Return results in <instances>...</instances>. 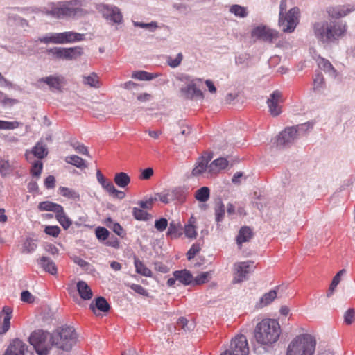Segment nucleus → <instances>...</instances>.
I'll list each match as a JSON object with an SVG mask.
<instances>
[{"label":"nucleus","instance_id":"obj_17","mask_svg":"<svg viewBox=\"0 0 355 355\" xmlns=\"http://www.w3.org/2000/svg\"><path fill=\"white\" fill-rule=\"evenodd\" d=\"M212 159L210 154L204 153L197 161L195 167L192 171L193 176H198L208 171V163Z\"/></svg>","mask_w":355,"mask_h":355},{"label":"nucleus","instance_id":"obj_49","mask_svg":"<svg viewBox=\"0 0 355 355\" xmlns=\"http://www.w3.org/2000/svg\"><path fill=\"white\" fill-rule=\"evenodd\" d=\"M355 320V309H349L344 314V322L347 324H351Z\"/></svg>","mask_w":355,"mask_h":355},{"label":"nucleus","instance_id":"obj_6","mask_svg":"<svg viewBox=\"0 0 355 355\" xmlns=\"http://www.w3.org/2000/svg\"><path fill=\"white\" fill-rule=\"evenodd\" d=\"M29 343L39 355H47L53 345L51 343V334L43 330L33 331L29 337Z\"/></svg>","mask_w":355,"mask_h":355},{"label":"nucleus","instance_id":"obj_37","mask_svg":"<svg viewBox=\"0 0 355 355\" xmlns=\"http://www.w3.org/2000/svg\"><path fill=\"white\" fill-rule=\"evenodd\" d=\"M181 227L179 223L171 222L167 232V236L171 238H178L181 235Z\"/></svg>","mask_w":355,"mask_h":355},{"label":"nucleus","instance_id":"obj_44","mask_svg":"<svg viewBox=\"0 0 355 355\" xmlns=\"http://www.w3.org/2000/svg\"><path fill=\"white\" fill-rule=\"evenodd\" d=\"M230 11L239 17H245L248 15L246 8L239 5H233L231 6Z\"/></svg>","mask_w":355,"mask_h":355},{"label":"nucleus","instance_id":"obj_35","mask_svg":"<svg viewBox=\"0 0 355 355\" xmlns=\"http://www.w3.org/2000/svg\"><path fill=\"white\" fill-rule=\"evenodd\" d=\"M132 215L137 220H148L152 218L151 214L144 209L137 207L132 209Z\"/></svg>","mask_w":355,"mask_h":355},{"label":"nucleus","instance_id":"obj_57","mask_svg":"<svg viewBox=\"0 0 355 355\" xmlns=\"http://www.w3.org/2000/svg\"><path fill=\"white\" fill-rule=\"evenodd\" d=\"M168 226V220L164 218H162L159 220H155V227L159 231V232H163L166 229Z\"/></svg>","mask_w":355,"mask_h":355},{"label":"nucleus","instance_id":"obj_50","mask_svg":"<svg viewBox=\"0 0 355 355\" xmlns=\"http://www.w3.org/2000/svg\"><path fill=\"white\" fill-rule=\"evenodd\" d=\"M157 200L156 198H150L146 200H140L138 205L143 209H151L154 202Z\"/></svg>","mask_w":355,"mask_h":355},{"label":"nucleus","instance_id":"obj_47","mask_svg":"<svg viewBox=\"0 0 355 355\" xmlns=\"http://www.w3.org/2000/svg\"><path fill=\"white\" fill-rule=\"evenodd\" d=\"M324 85V79L322 73H318L313 78V89L319 90Z\"/></svg>","mask_w":355,"mask_h":355},{"label":"nucleus","instance_id":"obj_61","mask_svg":"<svg viewBox=\"0 0 355 355\" xmlns=\"http://www.w3.org/2000/svg\"><path fill=\"white\" fill-rule=\"evenodd\" d=\"M209 277V272H204L198 275L194 279L196 284H202L206 282Z\"/></svg>","mask_w":355,"mask_h":355},{"label":"nucleus","instance_id":"obj_24","mask_svg":"<svg viewBox=\"0 0 355 355\" xmlns=\"http://www.w3.org/2000/svg\"><path fill=\"white\" fill-rule=\"evenodd\" d=\"M173 276L178 281L184 285L190 284L193 280V275L187 270L175 271Z\"/></svg>","mask_w":355,"mask_h":355},{"label":"nucleus","instance_id":"obj_41","mask_svg":"<svg viewBox=\"0 0 355 355\" xmlns=\"http://www.w3.org/2000/svg\"><path fill=\"white\" fill-rule=\"evenodd\" d=\"M178 194H179V192L177 190H172L165 194H159V198L162 202L168 204L171 201L175 200Z\"/></svg>","mask_w":355,"mask_h":355},{"label":"nucleus","instance_id":"obj_4","mask_svg":"<svg viewBox=\"0 0 355 355\" xmlns=\"http://www.w3.org/2000/svg\"><path fill=\"white\" fill-rule=\"evenodd\" d=\"M51 343L58 348L69 352L76 344L78 334L73 327H62L51 334Z\"/></svg>","mask_w":355,"mask_h":355},{"label":"nucleus","instance_id":"obj_29","mask_svg":"<svg viewBox=\"0 0 355 355\" xmlns=\"http://www.w3.org/2000/svg\"><path fill=\"white\" fill-rule=\"evenodd\" d=\"M114 181L117 186L120 187H125L130 184V178L127 173L120 172L115 174Z\"/></svg>","mask_w":355,"mask_h":355},{"label":"nucleus","instance_id":"obj_16","mask_svg":"<svg viewBox=\"0 0 355 355\" xmlns=\"http://www.w3.org/2000/svg\"><path fill=\"white\" fill-rule=\"evenodd\" d=\"M12 309L9 306H4L0 312V334L7 332L10 328Z\"/></svg>","mask_w":355,"mask_h":355},{"label":"nucleus","instance_id":"obj_32","mask_svg":"<svg viewBox=\"0 0 355 355\" xmlns=\"http://www.w3.org/2000/svg\"><path fill=\"white\" fill-rule=\"evenodd\" d=\"M210 196V189L207 187H202L195 192V198L200 202H207Z\"/></svg>","mask_w":355,"mask_h":355},{"label":"nucleus","instance_id":"obj_14","mask_svg":"<svg viewBox=\"0 0 355 355\" xmlns=\"http://www.w3.org/2000/svg\"><path fill=\"white\" fill-rule=\"evenodd\" d=\"M282 96L281 92L275 91L268 99L267 104L269 107V112L273 116H277L282 112L281 106L279 105V103L282 102Z\"/></svg>","mask_w":355,"mask_h":355},{"label":"nucleus","instance_id":"obj_10","mask_svg":"<svg viewBox=\"0 0 355 355\" xmlns=\"http://www.w3.org/2000/svg\"><path fill=\"white\" fill-rule=\"evenodd\" d=\"M252 37L263 42L272 43L278 38L279 33L277 31L266 26H259L252 30Z\"/></svg>","mask_w":355,"mask_h":355},{"label":"nucleus","instance_id":"obj_36","mask_svg":"<svg viewBox=\"0 0 355 355\" xmlns=\"http://www.w3.org/2000/svg\"><path fill=\"white\" fill-rule=\"evenodd\" d=\"M135 266L136 271L146 277H151L152 272L148 269L139 259H135Z\"/></svg>","mask_w":355,"mask_h":355},{"label":"nucleus","instance_id":"obj_11","mask_svg":"<svg viewBox=\"0 0 355 355\" xmlns=\"http://www.w3.org/2000/svg\"><path fill=\"white\" fill-rule=\"evenodd\" d=\"M306 125V124H304ZM304 125L297 127H289L281 132L277 139V146L283 148L292 143L297 138V133L299 128H302Z\"/></svg>","mask_w":355,"mask_h":355},{"label":"nucleus","instance_id":"obj_27","mask_svg":"<svg viewBox=\"0 0 355 355\" xmlns=\"http://www.w3.org/2000/svg\"><path fill=\"white\" fill-rule=\"evenodd\" d=\"M83 54V49L80 46L64 48V60H71L80 58Z\"/></svg>","mask_w":355,"mask_h":355},{"label":"nucleus","instance_id":"obj_7","mask_svg":"<svg viewBox=\"0 0 355 355\" xmlns=\"http://www.w3.org/2000/svg\"><path fill=\"white\" fill-rule=\"evenodd\" d=\"M81 6L82 3L80 0H73L60 7L54 8L46 13L56 18L71 17L76 15L80 11V7Z\"/></svg>","mask_w":355,"mask_h":355},{"label":"nucleus","instance_id":"obj_39","mask_svg":"<svg viewBox=\"0 0 355 355\" xmlns=\"http://www.w3.org/2000/svg\"><path fill=\"white\" fill-rule=\"evenodd\" d=\"M277 297L276 290H271L268 293L264 294L260 299V304L261 306H266L271 303Z\"/></svg>","mask_w":355,"mask_h":355},{"label":"nucleus","instance_id":"obj_30","mask_svg":"<svg viewBox=\"0 0 355 355\" xmlns=\"http://www.w3.org/2000/svg\"><path fill=\"white\" fill-rule=\"evenodd\" d=\"M62 206L49 201L42 202L39 204L38 208L40 211H51L55 214L62 210Z\"/></svg>","mask_w":355,"mask_h":355},{"label":"nucleus","instance_id":"obj_1","mask_svg":"<svg viewBox=\"0 0 355 355\" xmlns=\"http://www.w3.org/2000/svg\"><path fill=\"white\" fill-rule=\"evenodd\" d=\"M313 31L319 41L324 44H329L343 37L347 31V26L342 22L324 21L315 23Z\"/></svg>","mask_w":355,"mask_h":355},{"label":"nucleus","instance_id":"obj_54","mask_svg":"<svg viewBox=\"0 0 355 355\" xmlns=\"http://www.w3.org/2000/svg\"><path fill=\"white\" fill-rule=\"evenodd\" d=\"M185 235L189 238H196L197 235L196 227L193 224H188L184 227Z\"/></svg>","mask_w":355,"mask_h":355},{"label":"nucleus","instance_id":"obj_58","mask_svg":"<svg viewBox=\"0 0 355 355\" xmlns=\"http://www.w3.org/2000/svg\"><path fill=\"white\" fill-rule=\"evenodd\" d=\"M44 232L48 235L57 237L60 232V229L58 226H46Z\"/></svg>","mask_w":355,"mask_h":355},{"label":"nucleus","instance_id":"obj_5","mask_svg":"<svg viewBox=\"0 0 355 355\" xmlns=\"http://www.w3.org/2000/svg\"><path fill=\"white\" fill-rule=\"evenodd\" d=\"M286 9V0H282L280 3V12L279 25L282 28V31L286 33H292L297 23L300 15V10L295 7L291 8L287 15L284 17L283 12Z\"/></svg>","mask_w":355,"mask_h":355},{"label":"nucleus","instance_id":"obj_31","mask_svg":"<svg viewBox=\"0 0 355 355\" xmlns=\"http://www.w3.org/2000/svg\"><path fill=\"white\" fill-rule=\"evenodd\" d=\"M65 161L67 163L72 164L80 169L87 168V164L85 161L77 155L68 156L65 158Z\"/></svg>","mask_w":355,"mask_h":355},{"label":"nucleus","instance_id":"obj_43","mask_svg":"<svg viewBox=\"0 0 355 355\" xmlns=\"http://www.w3.org/2000/svg\"><path fill=\"white\" fill-rule=\"evenodd\" d=\"M214 209L216 220L217 223H219L223 220L225 216V207L220 200L217 202Z\"/></svg>","mask_w":355,"mask_h":355},{"label":"nucleus","instance_id":"obj_56","mask_svg":"<svg viewBox=\"0 0 355 355\" xmlns=\"http://www.w3.org/2000/svg\"><path fill=\"white\" fill-rule=\"evenodd\" d=\"M183 56L182 53H178L175 58L171 57L168 58L167 62L171 67H177L182 60Z\"/></svg>","mask_w":355,"mask_h":355},{"label":"nucleus","instance_id":"obj_33","mask_svg":"<svg viewBox=\"0 0 355 355\" xmlns=\"http://www.w3.org/2000/svg\"><path fill=\"white\" fill-rule=\"evenodd\" d=\"M83 83L91 87L98 88L100 87L99 78L95 73H92L87 76H83Z\"/></svg>","mask_w":355,"mask_h":355},{"label":"nucleus","instance_id":"obj_64","mask_svg":"<svg viewBox=\"0 0 355 355\" xmlns=\"http://www.w3.org/2000/svg\"><path fill=\"white\" fill-rule=\"evenodd\" d=\"M130 287L135 292L141 295L146 296L148 295L146 291L141 285L132 284L130 286Z\"/></svg>","mask_w":355,"mask_h":355},{"label":"nucleus","instance_id":"obj_26","mask_svg":"<svg viewBox=\"0 0 355 355\" xmlns=\"http://www.w3.org/2000/svg\"><path fill=\"white\" fill-rule=\"evenodd\" d=\"M89 308L96 313V308L100 311L107 312L110 309V306L104 297H98L95 300V303L92 302L90 304Z\"/></svg>","mask_w":355,"mask_h":355},{"label":"nucleus","instance_id":"obj_55","mask_svg":"<svg viewBox=\"0 0 355 355\" xmlns=\"http://www.w3.org/2000/svg\"><path fill=\"white\" fill-rule=\"evenodd\" d=\"M11 172V168L8 161L0 160V173L5 176Z\"/></svg>","mask_w":355,"mask_h":355},{"label":"nucleus","instance_id":"obj_59","mask_svg":"<svg viewBox=\"0 0 355 355\" xmlns=\"http://www.w3.org/2000/svg\"><path fill=\"white\" fill-rule=\"evenodd\" d=\"M200 250V244L199 243L193 244L187 254V259L189 260H191L199 252Z\"/></svg>","mask_w":355,"mask_h":355},{"label":"nucleus","instance_id":"obj_8","mask_svg":"<svg viewBox=\"0 0 355 355\" xmlns=\"http://www.w3.org/2000/svg\"><path fill=\"white\" fill-rule=\"evenodd\" d=\"M200 83H202L200 78L188 79L186 85L180 89L182 96L187 99L202 100L205 96L202 91L199 88Z\"/></svg>","mask_w":355,"mask_h":355},{"label":"nucleus","instance_id":"obj_38","mask_svg":"<svg viewBox=\"0 0 355 355\" xmlns=\"http://www.w3.org/2000/svg\"><path fill=\"white\" fill-rule=\"evenodd\" d=\"M64 44L73 42L76 41H81L83 40V35L76 33L74 32H64Z\"/></svg>","mask_w":355,"mask_h":355},{"label":"nucleus","instance_id":"obj_12","mask_svg":"<svg viewBox=\"0 0 355 355\" xmlns=\"http://www.w3.org/2000/svg\"><path fill=\"white\" fill-rule=\"evenodd\" d=\"M229 352L231 355H248L249 347L246 337L238 335L232 339Z\"/></svg>","mask_w":355,"mask_h":355},{"label":"nucleus","instance_id":"obj_40","mask_svg":"<svg viewBox=\"0 0 355 355\" xmlns=\"http://www.w3.org/2000/svg\"><path fill=\"white\" fill-rule=\"evenodd\" d=\"M62 196L73 200H79L80 195L78 192L72 189L62 187L60 188Z\"/></svg>","mask_w":355,"mask_h":355},{"label":"nucleus","instance_id":"obj_42","mask_svg":"<svg viewBox=\"0 0 355 355\" xmlns=\"http://www.w3.org/2000/svg\"><path fill=\"white\" fill-rule=\"evenodd\" d=\"M37 244L32 239H26L22 245V252L29 254L35 251Z\"/></svg>","mask_w":355,"mask_h":355},{"label":"nucleus","instance_id":"obj_2","mask_svg":"<svg viewBox=\"0 0 355 355\" xmlns=\"http://www.w3.org/2000/svg\"><path fill=\"white\" fill-rule=\"evenodd\" d=\"M280 333V326L277 320L264 319L257 324L254 338L261 345H270L278 340Z\"/></svg>","mask_w":355,"mask_h":355},{"label":"nucleus","instance_id":"obj_62","mask_svg":"<svg viewBox=\"0 0 355 355\" xmlns=\"http://www.w3.org/2000/svg\"><path fill=\"white\" fill-rule=\"evenodd\" d=\"M153 175V169L152 168H147L141 171L139 175L140 180H149Z\"/></svg>","mask_w":355,"mask_h":355},{"label":"nucleus","instance_id":"obj_20","mask_svg":"<svg viewBox=\"0 0 355 355\" xmlns=\"http://www.w3.org/2000/svg\"><path fill=\"white\" fill-rule=\"evenodd\" d=\"M31 155L40 159L46 157L48 155L46 146L43 142H37L31 150L26 151V159H29Z\"/></svg>","mask_w":355,"mask_h":355},{"label":"nucleus","instance_id":"obj_23","mask_svg":"<svg viewBox=\"0 0 355 355\" xmlns=\"http://www.w3.org/2000/svg\"><path fill=\"white\" fill-rule=\"evenodd\" d=\"M77 290L80 297L84 300H89L93 296V292L89 285L85 281H79L77 283Z\"/></svg>","mask_w":355,"mask_h":355},{"label":"nucleus","instance_id":"obj_15","mask_svg":"<svg viewBox=\"0 0 355 355\" xmlns=\"http://www.w3.org/2000/svg\"><path fill=\"white\" fill-rule=\"evenodd\" d=\"M234 279L233 283H240L246 279L250 272V264L248 261L239 262L234 266Z\"/></svg>","mask_w":355,"mask_h":355},{"label":"nucleus","instance_id":"obj_3","mask_svg":"<svg viewBox=\"0 0 355 355\" xmlns=\"http://www.w3.org/2000/svg\"><path fill=\"white\" fill-rule=\"evenodd\" d=\"M315 345L316 341L311 335L300 334L288 344L286 355H313Z\"/></svg>","mask_w":355,"mask_h":355},{"label":"nucleus","instance_id":"obj_45","mask_svg":"<svg viewBox=\"0 0 355 355\" xmlns=\"http://www.w3.org/2000/svg\"><path fill=\"white\" fill-rule=\"evenodd\" d=\"M318 64L323 70L330 73L333 76H336V71L329 61L322 58L320 60Z\"/></svg>","mask_w":355,"mask_h":355},{"label":"nucleus","instance_id":"obj_9","mask_svg":"<svg viewBox=\"0 0 355 355\" xmlns=\"http://www.w3.org/2000/svg\"><path fill=\"white\" fill-rule=\"evenodd\" d=\"M42 83L47 85L49 89L52 92H62L63 87L66 84V80L62 76H49L39 78L36 86L42 88Z\"/></svg>","mask_w":355,"mask_h":355},{"label":"nucleus","instance_id":"obj_53","mask_svg":"<svg viewBox=\"0 0 355 355\" xmlns=\"http://www.w3.org/2000/svg\"><path fill=\"white\" fill-rule=\"evenodd\" d=\"M19 127L17 121H4L0 120V130H12Z\"/></svg>","mask_w":355,"mask_h":355},{"label":"nucleus","instance_id":"obj_28","mask_svg":"<svg viewBox=\"0 0 355 355\" xmlns=\"http://www.w3.org/2000/svg\"><path fill=\"white\" fill-rule=\"evenodd\" d=\"M96 178L102 187L105 189L109 194L112 193V191H114V189L115 187L112 182L105 178L100 170H98L96 172Z\"/></svg>","mask_w":355,"mask_h":355},{"label":"nucleus","instance_id":"obj_25","mask_svg":"<svg viewBox=\"0 0 355 355\" xmlns=\"http://www.w3.org/2000/svg\"><path fill=\"white\" fill-rule=\"evenodd\" d=\"M41 267L47 272L55 275L57 274V267L55 266V263L46 257H42L40 258V259L38 261Z\"/></svg>","mask_w":355,"mask_h":355},{"label":"nucleus","instance_id":"obj_22","mask_svg":"<svg viewBox=\"0 0 355 355\" xmlns=\"http://www.w3.org/2000/svg\"><path fill=\"white\" fill-rule=\"evenodd\" d=\"M228 165V161L225 158H218L214 160L208 167V173L211 175L216 174L220 171L225 168Z\"/></svg>","mask_w":355,"mask_h":355},{"label":"nucleus","instance_id":"obj_60","mask_svg":"<svg viewBox=\"0 0 355 355\" xmlns=\"http://www.w3.org/2000/svg\"><path fill=\"white\" fill-rule=\"evenodd\" d=\"M21 300L24 302L31 304L34 302L35 297L28 291H24L21 294Z\"/></svg>","mask_w":355,"mask_h":355},{"label":"nucleus","instance_id":"obj_46","mask_svg":"<svg viewBox=\"0 0 355 355\" xmlns=\"http://www.w3.org/2000/svg\"><path fill=\"white\" fill-rule=\"evenodd\" d=\"M43 164L41 161H35L33 162L31 168V173L33 176L39 178L42 173Z\"/></svg>","mask_w":355,"mask_h":355},{"label":"nucleus","instance_id":"obj_34","mask_svg":"<svg viewBox=\"0 0 355 355\" xmlns=\"http://www.w3.org/2000/svg\"><path fill=\"white\" fill-rule=\"evenodd\" d=\"M56 219L64 230H67L71 225L72 222L64 212L63 207L62 210L56 213Z\"/></svg>","mask_w":355,"mask_h":355},{"label":"nucleus","instance_id":"obj_13","mask_svg":"<svg viewBox=\"0 0 355 355\" xmlns=\"http://www.w3.org/2000/svg\"><path fill=\"white\" fill-rule=\"evenodd\" d=\"M100 8V10L105 18L116 24L121 23L123 16L119 8L107 5H102Z\"/></svg>","mask_w":355,"mask_h":355},{"label":"nucleus","instance_id":"obj_18","mask_svg":"<svg viewBox=\"0 0 355 355\" xmlns=\"http://www.w3.org/2000/svg\"><path fill=\"white\" fill-rule=\"evenodd\" d=\"M26 345L19 339H15L9 345L4 355H25Z\"/></svg>","mask_w":355,"mask_h":355},{"label":"nucleus","instance_id":"obj_48","mask_svg":"<svg viewBox=\"0 0 355 355\" xmlns=\"http://www.w3.org/2000/svg\"><path fill=\"white\" fill-rule=\"evenodd\" d=\"M48 53L52 54L55 58L63 59L64 55V48L53 47L47 50Z\"/></svg>","mask_w":355,"mask_h":355},{"label":"nucleus","instance_id":"obj_51","mask_svg":"<svg viewBox=\"0 0 355 355\" xmlns=\"http://www.w3.org/2000/svg\"><path fill=\"white\" fill-rule=\"evenodd\" d=\"M132 77L133 78L139 79V80H151L153 78V76L151 74L148 73V72L139 71H135L132 74Z\"/></svg>","mask_w":355,"mask_h":355},{"label":"nucleus","instance_id":"obj_19","mask_svg":"<svg viewBox=\"0 0 355 355\" xmlns=\"http://www.w3.org/2000/svg\"><path fill=\"white\" fill-rule=\"evenodd\" d=\"M354 10V6L348 4L331 8L329 10L328 12L331 17L338 19L345 17Z\"/></svg>","mask_w":355,"mask_h":355},{"label":"nucleus","instance_id":"obj_52","mask_svg":"<svg viewBox=\"0 0 355 355\" xmlns=\"http://www.w3.org/2000/svg\"><path fill=\"white\" fill-rule=\"evenodd\" d=\"M109 231L105 227H98L96 229V235L99 240H106L109 236Z\"/></svg>","mask_w":355,"mask_h":355},{"label":"nucleus","instance_id":"obj_21","mask_svg":"<svg viewBox=\"0 0 355 355\" xmlns=\"http://www.w3.org/2000/svg\"><path fill=\"white\" fill-rule=\"evenodd\" d=\"M253 236V232L250 227L248 226L242 227L239 231L236 236V243L239 249H241L242 243L249 242Z\"/></svg>","mask_w":355,"mask_h":355},{"label":"nucleus","instance_id":"obj_63","mask_svg":"<svg viewBox=\"0 0 355 355\" xmlns=\"http://www.w3.org/2000/svg\"><path fill=\"white\" fill-rule=\"evenodd\" d=\"M73 261L77 265H78L80 267H81L83 269H84L85 270H87L89 269V263L87 261H85L84 259H83L78 257H75L73 258Z\"/></svg>","mask_w":355,"mask_h":355}]
</instances>
